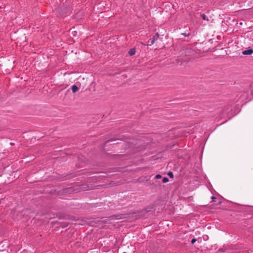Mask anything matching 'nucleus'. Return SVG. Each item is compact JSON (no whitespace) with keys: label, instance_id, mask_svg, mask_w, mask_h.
<instances>
[{"label":"nucleus","instance_id":"nucleus-10","mask_svg":"<svg viewBox=\"0 0 253 253\" xmlns=\"http://www.w3.org/2000/svg\"><path fill=\"white\" fill-rule=\"evenodd\" d=\"M183 35H184V36H187L188 35H187L186 34H182Z\"/></svg>","mask_w":253,"mask_h":253},{"label":"nucleus","instance_id":"nucleus-4","mask_svg":"<svg viewBox=\"0 0 253 253\" xmlns=\"http://www.w3.org/2000/svg\"><path fill=\"white\" fill-rule=\"evenodd\" d=\"M129 54L130 55H133L135 53V50L134 48L130 49L128 51Z\"/></svg>","mask_w":253,"mask_h":253},{"label":"nucleus","instance_id":"nucleus-11","mask_svg":"<svg viewBox=\"0 0 253 253\" xmlns=\"http://www.w3.org/2000/svg\"><path fill=\"white\" fill-rule=\"evenodd\" d=\"M212 199H215V198L214 197H212Z\"/></svg>","mask_w":253,"mask_h":253},{"label":"nucleus","instance_id":"nucleus-7","mask_svg":"<svg viewBox=\"0 0 253 253\" xmlns=\"http://www.w3.org/2000/svg\"><path fill=\"white\" fill-rule=\"evenodd\" d=\"M161 175L160 174H157L156 175L155 177L156 179H159L160 178H161Z\"/></svg>","mask_w":253,"mask_h":253},{"label":"nucleus","instance_id":"nucleus-6","mask_svg":"<svg viewBox=\"0 0 253 253\" xmlns=\"http://www.w3.org/2000/svg\"><path fill=\"white\" fill-rule=\"evenodd\" d=\"M169 181V178L167 177H164L163 179V182L166 183Z\"/></svg>","mask_w":253,"mask_h":253},{"label":"nucleus","instance_id":"nucleus-3","mask_svg":"<svg viewBox=\"0 0 253 253\" xmlns=\"http://www.w3.org/2000/svg\"><path fill=\"white\" fill-rule=\"evenodd\" d=\"M79 88L78 86L76 85H73L72 86V90L73 93L76 92L78 90Z\"/></svg>","mask_w":253,"mask_h":253},{"label":"nucleus","instance_id":"nucleus-8","mask_svg":"<svg viewBox=\"0 0 253 253\" xmlns=\"http://www.w3.org/2000/svg\"><path fill=\"white\" fill-rule=\"evenodd\" d=\"M196 241V240L195 239H193L192 240H191V243L192 244H193L194 243H195Z\"/></svg>","mask_w":253,"mask_h":253},{"label":"nucleus","instance_id":"nucleus-1","mask_svg":"<svg viewBox=\"0 0 253 253\" xmlns=\"http://www.w3.org/2000/svg\"><path fill=\"white\" fill-rule=\"evenodd\" d=\"M159 37V35L158 33L156 34L153 37L152 39H151L147 44L148 45H153L155 42L157 41Z\"/></svg>","mask_w":253,"mask_h":253},{"label":"nucleus","instance_id":"nucleus-2","mask_svg":"<svg viewBox=\"0 0 253 253\" xmlns=\"http://www.w3.org/2000/svg\"><path fill=\"white\" fill-rule=\"evenodd\" d=\"M242 53L244 55H251L253 53V50L252 49L246 50L243 51Z\"/></svg>","mask_w":253,"mask_h":253},{"label":"nucleus","instance_id":"nucleus-5","mask_svg":"<svg viewBox=\"0 0 253 253\" xmlns=\"http://www.w3.org/2000/svg\"><path fill=\"white\" fill-rule=\"evenodd\" d=\"M201 16L203 20L208 21L209 19L207 17L206 15L205 14H202Z\"/></svg>","mask_w":253,"mask_h":253},{"label":"nucleus","instance_id":"nucleus-9","mask_svg":"<svg viewBox=\"0 0 253 253\" xmlns=\"http://www.w3.org/2000/svg\"><path fill=\"white\" fill-rule=\"evenodd\" d=\"M168 174H169V176H170V177H172V172H169Z\"/></svg>","mask_w":253,"mask_h":253}]
</instances>
